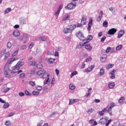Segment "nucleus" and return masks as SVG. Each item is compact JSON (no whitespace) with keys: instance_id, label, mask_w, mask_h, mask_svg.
Instances as JSON below:
<instances>
[{"instance_id":"7c9ffc66","label":"nucleus","mask_w":126,"mask_h":126,"mask_svg":"<svg viewBox=\"0 0 126 126\" xmlns=\"http://www.w3.org/2000/svg\"><path fill=\"white\" fill-rule=\"evenodd\" d=\"M36 63H37L36 62L32 61V62H29V65H32V66H34L36 65Z\"/></svg>"},{"instance_id":"3c124183","label":"nucleus","mask_w":126,"mask_h":126,"mask_svg":"<svg viewBox=\"0 0 126 126\" xmlns=\"http://www.w3.org/2000/svg\"><path fill=\"white\" fill-rule=\"evenodd\" d=\"M42 89H43V88L42 87V86H39L36 88V90H38L39 91H41V90H42Z\"/></svg>"},{"instance_id":"338daca9","label":"nucleus","mask_w":126,"mask_h":126,"mask_svg":"<svg viewBox=\"0 0 126 126\" xmlns=\"http://www.w3.org/2000/svg\"><path fill=\"white\" fill-rule=\"evenodd\" d=\"M116 72V70L115 69H113L110 73V74L111 75H115V73Z\"/></svg>"},{"instance_id":"bf43d9fd","label":"nucleus","mask_w":126,"mask_h":126,"mask_svg":"<svg viewBox=\"0 0 126 126\" xmlns=\"http://www.w3.org/2000/svg\"><path fill=\"white\" fill-rule=\"evenodd\" d=\"M19 96H20V97H23V96H24L25 94H24V93L20 92L19 93Z\"/></svg>"},{"instance_id":"393cba45","label":"nucleus","mask_w":126,"mask_h":126,"mask_svg":"<svg viewBox=\"0 0 126 126\" xmlns=\"http://www.w3.org/2000/svg\"><path fill=\"white\" fill-rule=\"evenodd\" d=\"M69 88L70 90H74V89H75V86H74L73 84H70Z\"/></svg>"},{"instance_id":"f257e3e1","label":"nucleus","mask_w":126,"mask_h":126,"mask_svg":"<svg viewBox=\"0 0 126 126\" xmlns=\"http://www.w3.org/2000/svg\"><path fill=\"white\" fill-rule=\"evenodd\" d=\"M4 70V74L5 76L8 78L10 77V74L8 73V71H9V64L6 63L5 65Z\"/></svg>"},{"instance_id":"cd10ccee","label":"nucleus","mask_w":126,"mask_h":126,"mask_svg":"<svg viewBox=\"0 0 126 126\" xmlns=\"http://www.w3.org/2000/svg\"><path fill=\"white\" fill-rule=\"evenodd\" d=\"M10 55V54L9 52H7L4 55V60H7V58H9V56Z\"/></svg>"},{"instance_id":"2eb2a0df","label":"nucleus","mask_w":126,"mask_h":126,"mask_svg":"<svg viewBox=\"0 0 126 126\" xmlns=\"http://www.w3.org/2000/svg\"><path fill=\"white\" fill-rule=\"evenodd\" d=\"M69 18H70V15L66 14L63 18L62 21H65V20H68Z\"/></svg>"},{"instance_id":"6e6d98bb","label":"nucleus","mask_w":126,"mask_h":126,"mask_svg":"<svg viewBox=\"0 0 126 126\" xmlns=\"http://www.w3.org/2000/svg\"><path fill=\"white\" fill-rule=\"evenodd\" d=\"M5 126H8L10 125V121H6L5 122Z\"/></svg>"},{"instance_id":"052dcab7","label":"nucleus","mask_w":126,"mask_h":126,"mask_svg":"<svg viewBox=\"0 0 126 126\" xmlns=\"http://www.w3.org/2000/svg\"><path fill=\"white\" fill-rule=\"evenodd\" d=\"M25 94H26V95H27L28 96H30V95H31V94L30 93V92H28V91H25Z\"/></svg>"},{"instance_id":"72a5a7b5","label":"nucleus","mask_w":126,"mask_h":126,"mask_svg":"<svg viewBox=\"0 0 126 126\" xmlns=\"http://www.w3.org/2000/svg\"><path fill=\"white\" fill-rule=\"evenodd\" d=\"M32 94H33L34 96H38V95H39V92L33 91L32 92Z\"/></svg>"},{"instance_id":"6ab92c4d","label":"nucleus","mask_w":126,"mask_h":126,"mask_svg":"<svg viewBox=\"0 0 126 126\" xmlns=\"http://www.w3.org/2000/svg\"><path fill=\"white\" fill-rule=\"evenodd\" d=\"M86 16L82 17L81 21V23L82 24V25H84V24L86 23Z\"/></svg>"},{"instance_id":"f8f14e48","label":"nucleus","mask_w":126,"mask_h":126,"mask_svg":"<svg viewBox=\"0 0 126 126\" xmlns=\"http://www.w3.org/2000/svg\"><path fill=\"white\" fill-rule=\"evenodd\" d=\"M85 48L87 51H89V52H90V51L92 50V47L91 46L90 44H86V43L85 44Z\"/></svg>"},{"instance_id":"a19ab883","label":"nucleus","mask_w":126,"mask_h":126,"mask_svg":"<svg viewBox=\"0 0 126 126\" xmlns=\"http://www.w3.org/2000/svg\"><path fill=\"white\" fill-rule=\"evenodd\" d=\"M49 76H50V75H47V79L45 83H44V85L48 84V83L50 82V78L49 77Z\"/></svg>"},{"instance_id":"1a4fd4ad","label":"nucleus","mask_w":126,"mask_h":126,"mask_svg":"<svg viewBox=\"0 0 126 126\" xmlns=\"http://www.w3.org/2000/svg\"><path fill=\"white\" fill-rule=\"evenodd\" d=\"M94 67H95V65H92L90 66L87 69H85V72L87 73L90 72V71H92V70H93Z\"/></svg>"},{"instance_id":"680f3d73","label":"nucleus","mask_w":126,"mask_h":126,"mask_svg":"<svg viewBox=\"0 0 126 126\" xmlns=\"http://www.w3.org/2000/svg\"><path fill=\"white\" fill-rule=\"evenodd\" d=\"M111 47H108L106 50V53H110V51H111Z\"/></svg>"},{"instance_id":"c756f323","label":"nucleus","mask_w":126,"mask_h":126,"mask_svg":"<svg viewBox=\"0 0 126 126\" xmlns=\"http://www.w3.org/2000/svg\"><path fill=\"white\" fill-rule=\"evenodd\" d=\"M108 86L110 89H113V88H114V87H115V83H110L108 85Z\"/></svg>"},{"instance_id":"473e14b6","label":"nucleus","mask_w":126,"mask_h":126,"mask_svg":"<svg viewBox=\"0 0 126 126\" xmlns=\"http://www.w3.org/2000/svg\"><path fill=\"white\" fill-rule=\"evenodd\" d=\"M117 51H120L121 49H123V45H119L116 47Z\"/></svg>"},{"instance_id":"a878e982","label":"nucleus","mask_w":126,"mask_h":126,"mask_svg":"<svg viewBox=\"0 0 126 126\" xmlns=\"http://www.w3.org/2000/svg\"><path fill=\"white\" fill-rule=\"evenodd\" d=\"M114 66L113 64H108L106 66V69H110V68H112Z\"/></svg>"},{"instance_id":"4468645a","label":"nucleus","mask_w":126,"mask_h":126,"mask_svg":"<svg viewBox=\"0 0 126 126\" xmlns=\"http://www.w3.org/2000/svg\"><path fill=\"white\" fill-rule=\"evenodd\" d=\"M14 37H18L20 36V32L18 30L14 31L13 32Z\"/></svg>"},{"instance_id":"58836bf2","label":"nucleus","mask_w":126,"mask_h":126,"mask_svg":"<svg viewBox=\"0 0 126 126\" xmlns=\"http://www.w3.org/2000/svg\"><path fill=\"white\" fill-rule=\"evenodd\" d=\"M36 67H37V68H42L43 65L41 63H38L36 65Z\"/></svg>"},{"instance_id":"864d4df0","label":"nucleus","mask_w":126,"mask_h":126,"mask_svg":"<svg viewBox=\"0 0 126 126\" xmlns=\"http://www.w3.org/2000/svg\"><path fill=\"white\" fill-rule=\"evenodd\" d=\"M112 122V120H109V121H107V122L105 124V126H109V125H110V124H111V123Z\"/></svg>"},{"instance_id":"6e6552de","label":"nucleus","mask_w":126,"mask_h":126,"mask_svg":"<svg viewBox=\"0 0 126 126\" xmlns=\"http://www.w3.org/2000/svg\"><path fill=\"white\" fill-rule=\"evenodd\" d=\"M107 122H108V119H107V117H105L104 118H101L100 119V120H99V123L101 125H105V124H106V123H107Z\"/></svg>"},{"instance_id":"aec40b11","label":"nucleus","mask_w":126,"mask_h":126,"mask_svg":"<svg viewBox=\"0 0 126 126\" xmlns=\"http://www.w3.org/2000/svg\"><path fill=\"white\" fill-rule=\"evenodd\" d=\"M44 73H46V71L44 70H40L36 72L37 75H42V74H44Z\"/></svg>"},{"instance_id":"f03ea898","label":"nucleus","mask_w":126,"mask_h":126,"mask_svg":"<svg viewBox=\"0 0 126 126\" xmlns=\"http://www.w3.org/2000/svg\"><path fill=\"white\" fill-rule=\"evenodd\" d=\"M76 6V2L72 1L71 3L68 4L66 6H65L66 9H72L73 7Z\"/></svg>"},{"instance_id":"a18cd8bd","label":"nucleus","mask_w":126,"mask_h":126,"mask_svg":"<svg viewBox=\"0 0 126 126\" xmlns=\"http://www.w3.org/2000/svg\"><path fill=\"white\" fill-rule=\"evenodd\" d=\"M77 74V71H75L71 73V77H72L73 76H74V75H76Z\"/></svg>"},{"instance_id":"13d9d810","label":"nucleus","mask_w":126,"mask_h":126,"mask_svg":"<svg viewBox=\"0 0 126 126\" xmlns=\"http://www.w3.org/2000/svg\"><path fill=\"white\" fill-rule=\"evenodd\" d=\"M107 37H106V36H103L101 38L100 41L103 42L105 41V40H106Z\"/></svg>"},{"instance_id":"e433bc0d","label":"nucleus","mask_w":126,"mask_h":126,"mask_svg":"<svg viewBox=\"0 0 126 126\" xmlns=\"http://www.w3.org/2000/svg\"><path fill=\"white\" fill-rule=\"evenodd\" d=\"M92 61V57H89L86 59V63H89V62H91Z\"/></svg>"},{"instance_id":"5fc2aeb1","label":"nucleus","mask_w":126,"mask_h":126,"mask_svg":"<svg viewBox=\"0 0 126 126\" xmlns=\"http://www.w3.org/2000/svg\"><path fill=\"white\" fill-rule=\"evenodd\" d=\"M20 78H23V77H24L25 76V73H22L19 75Z\"/></svg>"},{"instance_id":"79ce46f5","label":"nucleus","mask_w":126,"mask_h":126,"mask_svg":"<svg viewBox=\"0 0 126 126\" xmlns=\"http://www.w3.org/2000/svg\"><path fill=\"white\" fill-rule=\"evenodd\" d=\"M18 54V50H17L12 54V57H16Z\"/></svg>"},{"instance_id":"20e7f679","label":"nucleus","mask_w":126,"mask_h":126,"mask_svg":"<svg viewBox=\"0 0 126 126\" xmlns=\"http://www.w3.org/2000/svg\"><path fill=\"white\" fill-rule=\"evenodd\" d=\"M108 106V108H107V113L110 115V116H112V109L114 108V107L116 106V104L115 103L112 102L110 104V106Z\"/></svg>"},{"instance_id":"4c0bfd02","label":"nucleus","mask_w":126,"mask_h":126,"mask_svg":"<svg viewBox=\"0 0 126 126\" xmlns=\"http://www.w3.org/2000/svg\"><path fill=\"white\" fill-rule=\"evenodd\" d=\"M56 61V59H52L50 58L49 60V62L50 63H55V62Z\"/></svg>"},{"instance_id":"ea45409f","label":"nucleus","mask_w":126,"mask_h":126,"mask_svg":"<svg viewBox=\"0 0 126 126\" xmlns=\"http://www.w3.org/2000/svg\"><path fill=\"white\" fill-rule=\"evenodd\" d=\"M74 26H75V28H78V27H81V26H82V24L81 23V24H79V23H77L76 25H74Z\"/></svg>"},{"instance_id":"c85d7f7f","label":"nucleus","mask_w":126,"mask_h":126,"mask_svg":"<svg viewBox=\"0 0 126 126\" xmlns=\"http://www.w3.org/2000/svg\"><path fill=\"white\" fill-rule=\"evenodd\" d=\"M75 28V26H74V25H71L70 26L69 28H68L69 30L70 31V32H71V31H72V30H74V29Z\"/></svg>"},{"instance_id":"423d86ee","label":"nucleus","mask_w":126,"mask_h":126,"mask_svg":"<svg viewBox=\"0 0 126 126\" xmlns=\"http://www.w3.org/2000/svg\"><path fill=\"white\" fill-rule=\"evenodd\" d=\"M108 108H109V106H107L106 107L104 108L102 110L98 111V114L99 116H103L104 114H105L106 112H108Z\"/></svg>"},{"instance_id":"8fccbe9b","label":"nucleus","mask_w":126,"mask_h":126,"mask_svg":"<svg viewBox=\"0 0 126 126\" xmlns=\"http://www.w3.org/2000/svg\"><path fill=\"white\" fill-rule=\"evenodd\" d=\"M34 43L32 42L29 46V49H32V48H33V47L34 46Z\"/></svg>"},{"instance_id":"7ed1b4c3","label":"nucleus","mask_w":126,"mask_h":126,"mask_svg":"<svg viewBox=\"0 0 126 126\" xmlns=\"http://www.w3.org/2000/svg\"><path fill=\"white\" fill-rule=\"evenodd\" d=\"M77 37L81 41H83V42H84L85 41H86V38L84 37V35L83 34H82V32H79L77 33H76Z\"/></svg>"},{"instance_id":"de8ad7c7","label":"nucleus","mask_w":126,"mask_h":126,"mask_svg":"<svg viewBox=\"0 0 126 126\" xmlns=\"http://www.w3.org/2000/svg\"><path fill=\"white\" fill-rule=\"evenodd\" d=\"M73 103H75L74 102V99H71L69 100V104L72 105V104H73Z\"/></svg>"},{"instance_id":"603ef678","label":"nucleus","mask_w":126,"mask_h":126,"mask_svg":"<svg viewBox=\"0 0 126 126\" xmlns=\"http://www.w3.org/2000/svg\"><path fill=\"white\" fill-rule=\"evenodd\" d=\"M29 83L32 87H34L35 85V82H34V81H30Z\"/></svg>"},{"instance_id":"e2e57ef3","label":"nucleus","mask_w":126,"mask_h":126,"mask_svg":"<svg viewBox=\"0 0 126 126\" xmlns=\"http://www.w3.org/2000/svg\"><path fill=\"white\" fill-rule=\"evenodd\" d=\"M40 39L41 41H47V38L45 37H41Z\"/></svg>"},{"instance_id":"0e129e2a","label":"nucleus","mask_w":126,"mask_h":126,"mask_svg":"<svg viewBox=\"0 0 126 126\" xmlns=\"http://www.w3.org/2000/svg\"><path fill=\"white\" fill-rule=\"evenodd\" d=\"M102 35H103V32H100L98 33V37H102Z\"/></svg>"},{"instance_id":"f704fd0d","label":"nucleus","mask_w":126,"mask_h":126,"mask_svg":"<svg viewBox=\"0 0 126 126\" xmlns=\"http://www.w3.org/2000/svg\"><path fill=\"white\" fill-rule=\"evenodd\" d=\"M4 109H7V108H8V107H9V103H8V102L5 103L3 106Z\"/></svg>"},{"instance_id":"c03bdc74","label":"nucleus","mask_w":126,"mask_h":126,"mask_svg":"<svg viewBox=\"0 0 126 126\" xmlns=\"http://www.w3.org/2000/svg\"><path fill=\"white\" fill-rule=\"evenodd\" d=\"M10 11H11V9L10 8H8L5 10L4 12L5 13H8V12H10Z\"/></svg>"},{"instance_id":"774afa93","label":"nucleus","mask_w":126,"mask_h":126,"mask_svg":"<svg viewBox=\"0 0 126 126\" xmlns=\"http://www.w3.org/2000/svg\"><path fill=\"white\" fill-rule=\"evenodd\" d=\"M0 103H2L3 104L5 103V101L3 100L1 98H0Z\"/></svg>"},{"instance_id":"c9c22d12","label":"nucleus","mask_w":126,"mask_h":126,"mask_svg":"<svg viewBox=\"0 0 126 126\" xmlns=\"http://www.w3.org/2000/svg\"><path fill=\"white\" fill-rule=\"evenodd\" d=\"M99 73L100 76L104 75V73H105V71L104 70V69H100Z\"/></svg>"},{"instance_id":"2f4dec72","label":"nucleus","mask_w":126,"mask_h":126,"mask_svg":"<svg viewBox=\"0 0 126 126\" xmlns=\"http://www.w3.org/2000/svg\"><path fill=\"white\" fill-rule=\"evenodd\" d=\"M124 101H125V98H124V97H121L119 99V102L121 104H123Z\"/></svg>"},{"instance_id":"69168bd1","label":"nucleus","mask_w":126,"mask_h":126,"mask_svg":"<svg viewBox=\"0 0 126 126\" xmlns=\"http://www.w3.org/2000/svg\"><path fill=\"white\" fill-rule=\"evenodd\" d=\"M93 112V109L92 108H90L89 109L88 113V114H91V113H92Z\"/></svg>"},{"instance_id":"412c9836","label":"nucleus","mask_w":126,"mask_h":126,"mask_svg":"<svg viewBox=\"0 0 126 126\" xmlns=\"http://www.w3.org/2000/svg\"><path fill=\"white\" fill-rule=\"evenodd\" d=\"M24 64V62L20 61L19 62H18V63L16 65H17V66H19V68H20V66H22V65H23Z\"/></svg>"},{"instance_id":"49530a36","label":"nucleus","mask_w":126,"mask_h":126,"mask_svg":"<svg viewBox=\"0 0 126 126\" xmlns=\"http://www.w3.org/2000/svg\"><path fill=\"white\" fill-rule=\"evenodd\" d=\"M10 88H6V89H4L3 91V92L4 93H6V92H8V91H9Z\"/></svg>"},{"instance_id":"09e8293b","label":"nucleus","mask_w":126,"mask_h":126,"mask_svg":"<svg viewBox=\"0 0 126 126\" xmlns=\"http://www.w3.org/2000/svg\"><path fill=\"white\" fill-rule=\"evenodd\" d=\"M12 44L10 42H8L7 44V49H10L11 48Z\"/></svg>"},{"instance_id":"f3484780","label":"nucleus","mask_w":126,"mask_h":126,"mask_svg":"<svg viewBox=\"0 0 126 126\" xmlns=\"http://www.w3.org/2000/svg\"><path fill=\"white\" fill-rule=\"evenodd\" d=\"M106 60H107V55H103L100 58V62L101 63H105V62H106Z\"/></svg>"},{"instance_id":"4be33fe9","label":"nucleus","mask_w":126,"mask_h":126,"mask_svg":"<svg viewBox=\"0 0 126 126\" xmlns=\"http://www.w3.org/2000/svg\"><path fill=\"white\" fill-rule=\"evenodd\" d=\"M125 34V31H119L118 35V38H121V37H122L123 35Z\"/></svg>"},{"instance_id":"ddd939ff","label":"nucleus","mask_w":126,"mask_h":126,"mask_svg":"<svg viewBox=\"0 0 126 126\" xmlns=\"http://www.w3.org/2000/svg\"><path fill=\"white\" fill-rule=\"evenodd\" d=\"M103 11H100V13L97 19V21L98 22H100V21L101 20L102 17H103Z\"/></svg>"},{"instance_id":"dca6fc26","label":"nucleus","mask_w":126,"mask_h":126,"mask_svg":"<svg viewBox=\"0 0 126 126\" xmlns=\"http://www.w3.org/2000/svg\"><path fill=\"white\" fill-rule=\"evenodd\" d=\"M93 22V20L92 19H90L89 20V22L88 23V30L89 31H90L91 30V27L92 26V23Z\"/></svg>"},{"instance_id":"39448f33","label":"nucleus","mask_w":126,"mask_h":126,"mask_svg":"<svg viewBox=\"0 0 126 126\" xmlns=\"http://www.w3.org/2000/svg\"><path fill=\"white\" fill-rule=\"evenodd\" d=\"M28 35L26 33H24L23 34V37L20 38V41L24 40V43H25L29 39Z\"/></svg>"},{"instance_id":"5701e85b","label":"nucleus","mask_w":126,"mask_h":126,"mask_svg":"<svg viewBox=\"0 0 126 126\" xmlns=\"http://www.w3.org/2000/svg\"><path fill=\"white\" fill-rule=\"evenodd\" d=\"M85 43H87V42H85L84 43H80L79 45L77 46L76 47L77 49H80L82 48V47H84L85 46Z\"/></svg>"},{"instance_id":"0eeeda50","label":"nucleus","mask_w":126,"mask_h":126,"mask_svg":"<svg viewBox=\"0 0 126 126\" xmlns=\"http://www.w3.org/2000/svg\"><path fill=\"white\" fill-rule=\"evenodd\" d=\"M116 32H117V29L115 28H112L108 31V35H114Z\"/></svg>"},{"instance_id":"4d7b16f0","label":"nucleus","mask_w":126,"mask_h":126,"mask_svg":"<svg viewBox=\"0 0 126 126\" xmlns=\"http://www.w3.org/2000/svg\"><path fill=\"white\" fill-rule=\"evenodd\" d=\"M20 49L22 51H23V50H25V49H26V45H22V46H21Z\"/></svg>"},{"instance_id":"37998d69","label":"nucleus","mask_w":126,"mask_h":126,"mask_svg":"<svg viewBox=\"0 0 126 126\" xmlns=\"http://www.w3.org/2000/svg\"><path fill=\"white\" fill-rule=\"evenodd\" d=\"M103 27H108V22L107 21L103 22Z\"/></svg>"},{"instance_id":"9d476101","label":"nucleus","mask_w":126,"mask_h":126,"mask_svg":"<svg viewBox=\"0 0 126 126\" xmlns=\"http://www.w3.org/2000/svg\"><path fill=\"white\" fill-rule=\"evenodd\" d=\"M19 66H17V65H15L13 69L11 71V73H16V72H18V70H19Z\"/></svg>"},{"instance_id":"bb28decb","label":"nucleus","mask_w":126,"mask_h":126,"mask_svg":"<svg viewBox=\"0 0 126 126\" xmlns=\"http://www.w3.org/2000/svg\"><path fill=\"white\" fill-rule=\"evenodd\" d=\"M92 39H93V36L92 35H89V38L87 39H86V42L88 43V42H90Z\"/></svg>"},{"instance_id":"9b49d317","label":"nucleus","mask_w":126,"mask_h":126,"mask_svg":"<svg viewBox=\"0 0 126 126\" xmlns=\"http://www.w3.org/2000/svg\"><path fill=\"white\" fill-rule=\"evenodd\" d=\"M17 60H18V58H11L8 60L7 63H8V64H11V63H12L13 62H14L15 61H17Z\"/></svg>"},{"instance_id":"b1692460","label":"nucleus","mask_w":126,"mask_h":126,"mask_svg":"<svg viewBox=\"0 0 126 126\" xmlns=\"http://www.w3.org/2000/svg\"><path fill=\"white\" fill-rule=\"evenodd\" d=\"M64 34H67V33H70V31H69V29L68 28H64L63 31Z\"/></svg>"},{"instance_id":"a211bd4d","label":"nucleus","mask_w":126,"mask_h":126,"mask_svg":"<svg viewBox=\"0 0 126 126\" xmlns=\"http://www.w3.org/2000/svg\"><path fill=\"white\" fill-rule=\"evenodd\" d=\"M63 4L60 5L58 11L55 13V15H59V14H60V12H61V10L63 9Z\"/></svg>"}]
</instances>
